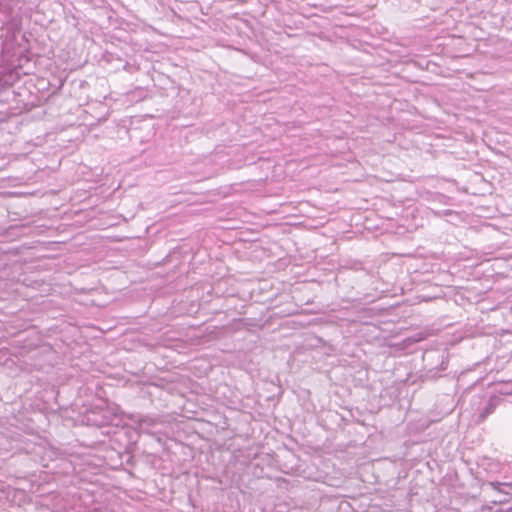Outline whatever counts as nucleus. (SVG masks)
Masks as SVG:
<instances>
[{
  "label": "nucleus",
  "instance_id": "f257e3e1",
  "mask_svg": "<svg viewBox=\"0 0 512 512\" xmlns=\"http://www.w3.org/2000/svg\"><path fill=\"white\" fill-rule=\"evenodd\" d=\"M495 512H512V506L511 507H507V508L500 507Z\"/></svg>",
  "mask_w": 512,
  "mask_h": 512
},
{
  "label": "nucleus",
  "instance_id": "f03ea898",
  "mask_svg": "<svg viewBox=\"0 0 512 512\" xmlns=\"http://www.w3.org/2000/svg\"><path fill=\"white\" fill-rule=\"evenodd\" d=\"M494 489H497L498 486L500 485L499 483H491L490 484Z\"/></svg>",
  "mask_w": 512,
  "mask_h": 512
}]
</instances>
